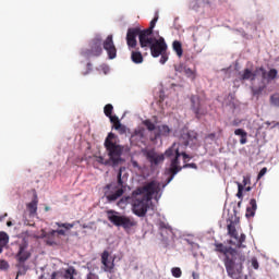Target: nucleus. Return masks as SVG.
<instances>
[{
    "instance_id": "f257e3e1",
    "label": "nucleus",
    "mask_w": 279,
    "mask_h": 279,
    "mask_svg": "<svg viewBox=\"0 0 279 279\" xmlns=\"http://www.w3.org/2000/svg\"><path fill=\"white\" fill-rule=\"evenodd\" d=\"M180 143L182 145H180ZM180 143H174L168 150H166V156L168 158L174 156V158L171 160L169 169L171 175L168 179V182H171V180H173V178H175V175L182 171V167L180 166V156H183L184 162L191 158L184 153V150H180V147H189L190 143L195 145L197 143V132L183 130L180 135Z\"/></svg>"
},
{
    "instance_id": "f03ea898",
    "label": "nucleus",
    "mask_w": 279,
    "mask_h": 279,
    "mask_svg": "<svg viewBox=\"0 0 279 279\" xmlns=\"http://www.w3.org/2000/svg\"><path fill=\"white\" fill-rule=\"evenodd\" d=\"M214 247L215 252L223 254V263L229 278H236L243 274V263H245L243 253H239L232 246H226L223 243H214Z\"/></svg>"
},
{
    "instance_id": "7ed1b4c3",
    "label": "nucleus",
    "mask_w": 279,
    "mask_h": 279,
    "mask_svg": "<svg viewBox=\"0 0 279 279\" xmlns=\"http://www.w3.org/2000/svg\"><path fill=\"white\" fill-rule=\"evenodd\" d=\"M125 191H128V179L123 177V167H121L118 171L117 182L108 183L104 187V193L108 202H117L119 197H123Z\"/></svg>"
},
{
    "instance_id": "20e7f679",
    "label": "nucleus",
    "mask_w": 279,
    "mask_h": 279,
    "mask_svg": "<svg viewBox=\"0 0 279 279\" xmlns=\"http://www.w3.org/2000/svg\"><path fill=\"white\" fill-rule=\"evenodd\" d=\"M15 250L17 251L15 258L17 260V276H25L27 274L28 266L25 265L27 260L32 257V253L29 252V242L26 238H19L15 242Z\"/></svg>"
},
{
    "instance_id": "39448f33",
    "label": "nucleus",
    "mask_w": 279,
    "mask_h": 279,
    "mask_svg": "<svg viewBox=\"0 0 279 279\" xmlns=\"http://www.w3.org/2000/svg\"><path fill=\"white\" fill-rule=\"evenodd\" d=\"M116 138L117 135L114 133H109L105 140V148L107 149L112 167H118L123 161V158H121L123 156V146L117 144Z\"/></svg>"
},
{
    "instance_id": "423d86ee",
    "label": "nucleus",
    "mask_w": 279,
    "mask_h": 279,
    "mask_svg": "<svg viewBox=\"0 0 279 279\" xmlns=\"http://www.w3.org/2000/svg\"><path fill=\"white\" fill-rule=\"evenodd\" d=\"M257 75H262L263 82H267V84H269V82H274V80H277L278 70L270 69L267 72L265 66H257V68H255V71L252 72V70H250V69H244V71L241 75V80L244 82L247 80H250V82H255Z\"/></svg>"
},
{
    "instance_id": "0eeeda50",
    "label": "nucleus",
    "mask_w": 279,
    "mask_h": 279,
    "mask_svg": "<svg viewBox=\"0 0 279 279\" xmlns=\"http://www.w3.org/2000/svg\"><path fill=\"white\" fill-rule=\"evenodd\" d=\"M148 41H146V40ZM144 41H141V48L145 49H150V53L153 58H160L161 53H165L167 51V43L165 41V38L160 37L157 39L156 37H146Z\"/></svg>"
},
{
    "instance_id": "6e6552de",
    "label": "nucleus",
    "mask_w": 279,
    "mask_h": 279,
    "mask_svg": "<svg viewBox=\"0 0 279 279\" xmlns=\"http://www.w3.org/2000/svg\"><path fill=\"white\" fill-rule=\"evenodd\" d=\"M107 217L110 223L117 226L118 228H123L124 230H130L131 228L137 226V222L134 220V218L128 216H119V213L113 209L107 210Z\"/></svg>"
},
{
    "instance_id": "1a4fd4ad",
    "label": "nucleus",
    "mask_w": 279,
    "mask_h": 279,
    "mask_svg": "<svg viewBox=\"0 0 279 279\" xmlns=\"http://www.w3.org/2000/svg\"><path fill=\"white\" fill-rule=\"evenodd\" d=\"M102 45L104 41L101 40V37H95L89 43L90 49L82 50L81 54L83 56V58H86L87 60L90 58H99V56L104 53Z\"/></svg>"
},
{
    "instance_id": "9d476101",
    "label": "nucleus",
    "mask_w": 279,
    "mask_h": 279,
    "mask_svg": "<svg viewBox=\"0 0 279 279\" xmlns=\"http://www.w3.org/2000/svg\"><path fill=\"white\" fill-rule=\"evenodd\" d=\"M160 191V184L156 181H150L146 183L144 186L137 189L138 195H144L143 198L151 202L154 199V195L158 194Z\"/></svg>"
},
{
    "instance_id": "9b49d317",
    "label": "nucleus",
    "mask_w": 279,
    "mask_h": 279,
    "mask_svg": "<svg viewBox=\"0 0 279 279\" xmlns=\"http://www.w3.org/2000/svg\"><path fill=\"white\" fill-rule=\"evenodd\" d=\"M143 34V29L141 27H130L126 32V45L129 49H136V45H138V41L136 40V37L138 36L140 46H141V36Z\"/></svg>"
},
{
    "instance_id": "f8f14e48",
    "label": "nucleus",
    "mask_w": 279,
    "mask_h": 279,
    "mask_svg": "<svg viewBox=\"0 0 279 279\" xmlns=\"http://www.w3.org/2000/svg\"><path fill=\"white\" fill-rule=\"evenodd\" d=\"M149 204L151 201H147V198H137L133 203V213L137 217H145L147 215V210H149Z\"/></svg>"
},
{
    "instance_id": "ddd939ff",
    "label": "nucleus",
    "mask_w": 279,
    "mask_h": 279,
    "mask_svg": "<svg viewBox=\"0 0 279 279\" xmlns=\"http://www.w3.org/2000/svg\"><path fill=\"white\" fill-rule=\"evenodd\" d=\"M191 108L196 114V119H202V117H206V114H208V110L202 106V100L198 96L191 97Z\"/></svg>"
},
{
    "instance_id": "4468645a",
    "label": "nucleus",
    "mask_w": 279,
    "mask_h": 279,
    "mask_svg": "<svg viewBox=\"0 0 279 279\" xmlns=\"http://www.w3.org/2000/svg\"><path fill=\"white\" fill-rule=\"evenodd\" d=\"M105 51H107L109 60H114L117 58V46H114V40L112 35H108L105 41L102 43Z\"/></svg>"
},
{
    "instance_id": "2eb2a0df",
    "label": "nucleus",
    "mask_w": 279,
    "mask_h": 279,
    "mask_svg": "<svg viewBox=\"0 0 279 279\" xmlns=\"http://www.w3.org/2000/svg\"><path fill=\"white\" fill-rule=\"evenodd\" d=\"M101 264L104 265V271H107V274H112L114 271V259L110 257V253L108 251L102 252Z\"/></svg>"
},
{
    "instance_id": "dca6fc26",
    "label": "nucleus",
    "mask_w": 279,
    "mask_h": 279,
    "mask_svg": "<svg viewBox=\"0 0 279 279\" xmlns=\"http://www.w3.org/2000/svg\"><path fill=\"white\" fill-rule=\"evenodd\" d=\"M156 23H158V15H156L151 21H150V24H149V27L146 28V29H143L142 32V35H141V40L142 43H144V40H146L147 43H149V39H146V38H149L151 36H154V27H156Z\"/></svg>"
},
{
    "instance_id": "f3484780",
    "label": "nucleus",
    "mask_w": 279,
    "mask_h": 279,
    "mask_svg": "<svg viewBox=\"0 0 279 279\" xmlns=\"http://www.w3.org/2000/svg\"><path fill=\"white\" fill-rule=\"evenodd\" d=\"M145 155L150 165L158 166L160 162H165V155H158L155 150H147Z\"/></svg>"
},
{
    "instance_id": "a211bd4d",
    "label": "nucleus",
    "mask_w": 279,
    "mask_h": 279,
    "mask_svg": "<svg viewBox=\"0 0 279 279\" xmlns=\"http://www.w3.org/2000/svg\"><path fill=\"white\" fill-rule=\"evenodd\" d=\"M258 208V205L256 204V198H252L250 201V206L246 207V214L245 217L247 219L254 217V215H256V210Z\"/></svg>"
},
{
    "instance_id": "6ab92c4d",
    "label": "nucleus",
    "mask_w": 279,
    "mask_h": 279,
    "mask_svg": "<svg viewBox=\"0 0 279 279\" xmlns=\"http://www.w3.org/2000/svg\"><path fill=\"white\" fill-rule=\"evenodd\" d=\"M158 133L155 135L156 138H160V136L167 137L171 135V128L167 124H161L157 126Z\"/></svg>"
},
{
    "instance_id": "aec40b11",
    "label": "nucleus",
    "mask_w": 279,
    "mask_h": 279,
    "mask_svg": "<svg viewBox=\"0 0 279 279\" xmlns=\"http://www.w3.org/2000/svg\"><path fill=\"white\" fill-rule=\"evenodd\" d=\"M111 123L119 134H125V132H128V129L125 125L121 124V120H119V118H111Z\"/></svg>"
},
{
    "instance_id": "412c9836",
    "label": "nucleus",
    "mask_w": 279,
    "mask_h": 279,
    "mask_svg": "<svg viewBox=\"0 0 279 279\" xmlns=\"http://www.w3.org/2000/svg\"><path fill=\"white\" fill-rule=\"evenodd\" d=\"M45 239H46V243L47 245H56V239H58V235L56 234V230H51L48 233H45Z\"/></svg>"
},
{
    "instance_id": "4be33fe9",
    "label": "nucleus",
    "mask_w": 279,
    "mask_h": 279,
    "mask_svg": "<svg viewBox=\"0 0 279 279\" xmlns=\"http://www.w3.org/2000/svg\"><path fill=\"white\" fill-rule=\"evenodd\" d=\"M131 60L134 64H143V53L138 50L131 51Z\"/></svg>"
},
{
    "instance_id": "5701e85b",
    "label": "nucleus",
    "mask_w": 279,
    "mask_h": 279,
    "mask_svg": "<svg viewBox=\"0 0 279 279\" xmlns=\"http://www.w3.org/2000/svg\"><path fill=\"white\" fill-rule=\"evenodd\" d=\"M26 208L29 215H36L38 210V197L35 196V198L26 205Z\"/></svg>"
},
{
    "instance_id": "b1692460",
    "label": "nucleus",
    "mask_w": 279,
    "mask_h": 279,
    "mask_svg": "<svg viewBox=\"0 0 279 279\" xmlns=\"http://www.w3.org/2000/svg\"><path fill=\"white\" fill-rule=\"evenodd\" d=\"M113 111H114V107L111 104H108L104 107L105 117H108L111 123H112V119L118 118L117 116H112Z\"/></svg>"
},
{
    "instance_id": "393cba45",
    "label": "nucleus",
    "mask_w": 279,
    "mask_h": 279,
    "mask_svg": "<svg viewBox=\"0 0 279 279\" xmlns=\"http://www.w3.org/2000/svg\"><path fill=\"white\" fill-rule=\"evenodd\" d=\"M235 136H240V144L241 145H245V143H247V132H245V130L243 129H236L234 131Z\"/></svg>"
},
{
    "instance_id": "a878e982",
    "label": "nucleus",
    "mask_w": 279,
    "mask_h": 279,
    "mask_svg": "<svg viewBox=\"0 0 279 279\" xmlns=\"http://www.w3.org/2000/svg\"><path fill=\"white\" fill-rule=\"evenodd\" d=\"M172 49L175 51L178 58H182L184 50L182 49V43L179 40H174L172 43Z\"/></svg>"
},
{
    "instance_id": "bb28decb",
    "label": "nucleus",
    "mask_w": 279,
    "mask_h": 279,
    "mask_svg": "<svg viewBox=\"0 0 279 279\" xmlns=\"http://www.w3.org/2000/svg\"><path fill=\"white\" fill-rule=\"evenodd\" d=\"M265 88H267V81H263L262 78V85L259 87H252V94L254 95V97H258L263 94V90H265Z\"/></svg>"
},
{
    "instance_id": "cd10ccee",
    "label": "nucleus",
    "mask_w": 279,
    "mask_h": 279,
    "mask_svg": "<svg viewBox=\"0 0 279 279\" xmlns=\"http://www.w3.org/2000/svg\"><path fill=\"white\" fill-rule=\"evenodd\" d=\"M10 243V235L5 233V231H0V247H5Z\"/></svg>"
},
{
    "instance_id": "c85d7f7f",
    "label": "nucleus",
    "mask_w": 279,
    "mask_h": 279,
    "mask_svg": "<svg viewBox=\"0 0 279 279\" xmlns=\"http://www.w3.org/2000/svg\"><path fill=\"white\" fill-rule=\"evenodd\" d=\"M228 234L235 240H239V233L236 232V227L234 225L230 223L228 225Z\"/></svg>"
},
{
    "instance_id": "c756f323",
    "label": "nucleus",
    "mask_w": 279,
    "mask_h": 279,
    "mask_svg": "<svg viewBox=\"0 0 279 279\" xmlns=\"http://www.w3.org/2000/svg\"><path fill=\"white\" fill-rule=\"evenodd\" d=\"M183 73L184 75H186V77H189L192 81H195V77H197L195 70H191V68H187V66H185V70Z\"/></svg>"
},
{
    "instance_id": "7c9ffc66",
    "label": "nucleus",
    "mask_w": 279,
    "mask_h": 279,
    "mask_svg": "<svg viewBox=\"0 0 279 279\" xmlns=\"http://www.w3.org/2000/svg\"><path fill=\"white\" fill-rule=\"evenodd\" d=\"M143 125H145V128L148 130V132H154V130H156V124H154V122H151V120H144Z\"/></svg>"
},
{
    "instance_id": "2f4dec72",
    "label": "nucleus",
    "mask_w": 279,
    "mask_h": 279,
    "mask_svg": "<svg viewBox=\"0 0 279 279\" xmlns=\"http://www.w3.org/2000/svg\"><path fill=\"white\" fill-rule=\"evenodd\" d=\"M76 270L75 267L70 266L68 269H65V278L74 279L73 276H75Z\"/></svg>"
},
{
    "instance_id": "473e14b6",
    "label": "nucleus",
    "mask_w": 279,
    "mask_h": 279,
    "mask_svg": "<svg viewBox=\"0 0 279 279\" xmlns=\"http://www.w3.org/2000/svg\"><path fill=\"white\" fill-rule=\"evenodd\" d=\"M96 162H98L99 165H105V167H108V165H110V162H112V161L110 159H105L101 156H97Z\"/></svg>"
},
{
    "instance_id": "72a5a7b5",
    "label": "nucleus",
    "mask_w": 279,
    "mask_h": 279,
    "mask_svg": "<svg viewBox=\"0 0 279 279\" xmlns=\"http://www.w3.org/2000/svg\"><path fill=\"white\" fill-rule=\"evenodd\" d=\"M56 226H58V228H64V230H71V228L75 227V223H62V222H56Z\"/></svg>"
},
{
    "instance_id": "f704fd0d",
    "label": "nucleus",
    "mask_w": 279,
    "mask_h": 279,
    "mask_svg": "<svg viewBox=\"0 0 279 279\" xmlns=\"http://www.w3.org/2000/svg\"><path fill=\"white\" fill-rule=\"evenodd\" d=\"M173 278H182V269L180 267H174L171 269Z\"/></svg>"
},
{
    "instance_id": "c9c22d12",
    "label": "nucleus",
    "mask_w": 279,
    "mask_h": 279,
    "mask_svg": "<svg viewBox=\"0 0 279 279\" xmlns=\"http://www.w3.org/2000/svg\"><path fill=\"white\" fill-rule=\"evenodd\" d=\"M174 71L175 73H184V71H186V65L183 63L174 64Z\"/></svg>"
},
{
    "instance_id": "e433bc0d",
    "label": "nucleus",
    "mask_w": 279,
    "mask_h": 279,
    "mask_svg": "<svg viewBox=\"0 0 279 279\" xmlns=\"http://www.w3.org/2000/svg\"><path fill=\"white\" fill-rule=\"evenodd\" d=\"M158 226L161 232L162 230H168V232H171V226H169V223H166L165 221H160Z\"/></svg>"
},
{
    "instance_id": "4c0bfd02",
    "label": "nucleus",
    "mask_w": 279,
    "mask_h": 279,
    "mask_svg": "<svg viewBox=\"0 0 279 279\" xmlns=\"http://www.w3.org/2000/svg\"><path fill=\"white\" fill-rule=\"evenodd\" d=\"M10 268V264L5 259H0V271H5Z\"/></svg>"
},
{
    "instance_id": "58836bf2",
    "label": "nucleus",
    "mask_w": 279,
    "mask_h": 279,
    "mask_svg": "<svg viewBox=\"0 0 279 279\" xmlns=\"http://www.w3.org/2000/svg\"><path fill=\"white\" fill-rule=\"evenodd\" d=\"M270 104H271V106H276V108H279V97H276V95H271Z\"/></svg>"
},
{
    "instance_id": "ea45409f",
    "label": "nucleus",
    "mask_w": 279,
    "mask_h": 279,
    "mask_svg": "<svg viewBox=\"0 0 279 279\" xmlns=\"http://www.w3.org/2000/svg\"><path fill=\"white\" fill-rule=\"evenodd\" d=\"M245 239H246L245 233H242L240 235V238L238 236V240H235V241H238V246L239 247H244L243 243H245Z\"/></svg>"
},
{
    "instance_id": "a19ab883",
    "label": "nucleus",
    "mask_w": 279,
    "mask_h": 279,
    "mask_svg": "<svg viewBox=\"0 0 279 279\" xmlns=\"http://www.w3.org/2000/svg\"><path fill=\"white\" fill-rule=\"evenodd\" d=\"M160 56H161V58L159 60L160 64H166L167 60H169V54H167V51H165Z\"/></svg>"
},
{
    "instance_id": "79ce46f5",
    "label": "nucleus",
    "mask_w": 279,
    "mask_h": 279,
    "mask_svg": "<svg viewBox=\"0 0 279 279\" xmlns=\"http://www.w3.org/2000/svg\"><path fill=\"white\" fill-rule=\"evenodd\" d=\"M236 197H239V199H241L243 197V185L240 183L238 184Z\"/></svg>"
},
{
    "instance_id": "37998d69",
    "label": "nucleus",
    "mask_w": 279,
    "mask_h": 279,
    "mask_svg": "<svg viewBox=\"0 0 279 279\" xmlns=\"http://www.w3.org/2000/svg\"><path fill=\"white\" fill-rule=\"evenodd\" d=\"M251 265H252L253 269H258V267H259L258 259L256 257H252Z\"/></svg>"
},
{
    "instance_id": "c03bdc74",
    "label": "nucleus",
    "mask_w": 279,
    "mask_h": 279,
    "mask_svg": "<svg viewBox=\"0 0 279 279\" xmlns=\"http://www.w3.org/2000/svg\"><path fill=\"white\" fill-rule=\"evenodd\" d=\"M197 169V163H185L183 169Z\"/></svg>"
},
{
    "instance_id": "a18cd8bd",
    "label": "nucleus",
    "mask_w": 279,
    "mask_h": 279,
    "mask_svg": "<svg viewBox=\"0 0 279 279\" xmlns=\"http://www.w3.org/2000/svg\"><path fill=\"white\" fill-rule=\"evenodd\" d=\"M54 232L60 236H66V231H64V229H58V230H54Z\"/></svg>"
},
{
    "instance_id": "49530a36",
    "label": "nucleus",
    "mask_w": 279,
    "mask_h": 279,
    "mask_svg": "<svg viewBox=\"0 0 279 279\" xmlns=\"http://www.w3.org/2000/svg\"><path fill=\"white\" fill-rule=\"evenodd\" d=\"M58 274H59L58 271H53L49 278L41 276L40 279H56L58 278Z\"/></svg>"
},
{
    "instance_id": "de8ad7c7",
    "label": "nucleus",
    "mask_w": 279,
    "mask_h": 279,
    "mask_svg": "<svg viewBox=\"0 0 279 279\" xmlns=\"http://www.w3.org/2000/svg\"><path fill=\"white\" fill-rule=\"evenodd\" d=\"M265 173H267V168H263V169L259 171V173H258V175H257V180H260V178H263V175H265Z\"/></svg>"
},
{
    "instance_id": "09e8293b",
    "label": "nucleus",
    "mask_w": 279,
    "mask_h": 279,
    "mask_svg": "<svg viewBox=\"0 0 279 279\" xmlns=\"http://www.w3.org/2000/svg\"><path fill=\"white\" fill-rule=\"evenodd\" d=\"M207 138H210V141H215V138H217V134L210 133L207 135Z\"/></svg>"
},
{
    "instance_id": "8fccbe9b",
    "label": "nucleus",
    "mask_w": 279,
    "mask_h": 279,
    "mask_svg": "<svg viewBox=\"0 0 279 279\" xmlns=\"http://www.w3.org/2000/svg\"><path fill=\"white\" fill-rule=\"evenodd\" d=\"M132 165L135 169H138V161H132Z\"/></svg>"
},
{
    "instance_id": "3c124183",
    "label": "nucleus",
    "mask_w": 279,
    "mask_h": 279,
    "mask_svg": "<svg viewBox=\"0 0 279 279\" xmlns=\"http://www.w3.org/2000/svg\"><path fill=\"white\" fill-rule=\"evenodd\" d=\"M192 276H193V279H199V275L197 272H193Z\"/></svg>"
},
{
    "instance_id": "603ef678",
    "label": "nucleus",
    "mask_w": 279,
    "mask_h": 279,
    "mask_svg": "<svg viewBox=\"0 0 279 279\" xmlns=\"http://www.w3.org/2000/svg\"><path fill=\"white\" fill-rule=\"evenodd\" d=\"M135 134H137L138 136H143V131H135Z\"/></svg>"
},
{
    "instance_id": "864d4df0",
    "label": "nucleus",
    "mask_w": 279,
    "mask_h": 279,
    "mask_svg": "<svg viewBox=\"0 0 279 279\" xmlns=\"http://www.w3.org/2000/svg\"><path fill=\"white\" fill-rule=\"evenodd\" d=\"M243 184H244V186H246V185H247V179H246V178H244V180H243Z\"/></svg>"
},
{
    "instance_id": "5fc2aeb1",
    "label": "nucleus",
    "mask_w": 279,
    "mask_h": 279,
    "mask_svg": "<svg viewBox=\"0 0 279 279\" xmlns=\"http://www.w3.org/2000/svg\"><path fill=\"white\" fill-rule=\"evenodd\" d=\"M8 217V214H5L4 216H0V221H3V218Z\"/></svg>"
},
{
    "instance_id": "6e6d98bb",
    "label": "nucleus",
    "mask_w": 279,
    "mask_h": 279,
    "mask_svg": "<svg viewBox=\"0 0 279 279\" xmlns=\"http://www.w3.org/2000/svg\"><path fill=\"white\" fill-rule=\"evenodd\" d=\"M8 228L12 227V221L7 222Z\"/></svg>"
},
{
    "instance_id": "4d7b16f0",
    "label": "nucleus",
    "mask_w": 279,
    "mask_h": 279,
    "mask_svg": "<svg viewBox=\"0 0 279 279\" xmlns=\"http://www.w3.org/2000/svg\"><path fill=\"white\" fill-rule=\"evenodd\" d=\"M3 253V248L0 246V254H2Z\"/></svg>"
},
{
    "instance_id": "13d9d810",
    "label": "nucleus",
    "mask_w": 279,
    "mask_h": 279,
    "mask_svg": "<svg viewBox=\"0 0 279 279\" xmlns=\"http://www.w3.org/2000/svg\"><path fill=\"white\" fill-rule=\"evenodd\" d=\"M221 132H223V130L219 129V134H221Z\"/></svg>"
},
{
    "instance_id": "bf43d9fd",
    "label": "nucleus",
    "mask_w": 279,
    "mask_h": 279,
    "mask_svg": "<svg viewBox=\"0 0 279 279\" xmlns=\"http://www.w3.org/2000/svg\"><path fill=\"white\" fill-rule=\"evenodd\" d=\"M83 228H88V226H86V225H83Z\"/></svg>"
},
{
    "instance_id": "052dcab7",
    "label": "nucleus",
    "mask_w": 279,
    "mask_h": 279,
    "mask_svg": "<svg viewBox=\"0 0 279 279\" xmlns=\"http://www.w3.org/2000/svg\"><path fill=\"white\" fill-rule=\"evenodd\" d=\"M46 210H49V207H46Z\"/></svg>"
},
{
    "instance_id": "680f3d73",
    "label": "nucleus",
    "mask_w": 279,
    "mask_h": 279,
    "mask_svg": "<svg viewBox=\"0 0 279 279\" xmlns=\"http://www.w3.org/2000/svg\"><path fill=\"white\" fill-rule=\"evenodd\" d=\"M87 66H90V63H88Z\"/></svg>"
}]
</instances>
